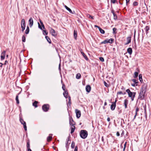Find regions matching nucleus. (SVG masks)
<instances>
[{
    "label": "nucleus",
    "instance_id": "2",
    "mask_svg": "<svg viewBox=\"0 0 151 151\" xmlns=\"http://www.w3.org/2000/svg\"><path fill=\"white\" fill-rule=\"evenodd\" d=\"M126 91L128 93L129 97L131 98L132 101H133L136 95V93L131 92L130 90L129 89H127L126 90Z\"/></svg>",
    "mask_w": 151,
    "mask_h": 151
},
{
    "label": "nucleus",
    "instance_id": "61",
    "mask_svg": "<svg viewBox=\"0 0 151 151\" xmlns=\"http://www.w3.org/2000/svg\"><path fill=\"white\" fill-rule=\"evenodd\" d=\"M111 13H112L113 14H115V13L114 12V11L113 10H112L111 11Z\"/></svg>",
    "mask_w": 151,
    "mask_h": 151
},
{
    "label": "nucleus",
    "instance_id": "56",
    "mask_svg": "<svg viewBox=\"0 0 151 151\" xmlns=\"http://www.w3.org/2000/svg\"><path fill=\"white\" fill-rule=\"evenodd\" d=\"M126 4L127 5L129 2V0H126Z\"/></svg>",
    "mask_w": 151,
    "mask_h": 151
},
{
    "label": "nucleus",
    "instance_id": "53",
    "mask_svg": "<svg viewBox=\"0 0 151 151\" xmlns=\"http://www.w3.org/2000/svg\"><path fill=\"white\" fill-rule=\"evenodd\" d=\"M74 37L75 39H76V31L74 30Z\"/></svg>",
    "mask_w": 151,
    "mask_h": 151
},
{
    "label": "nucleus",
    "instance_id": "16",
    "mask_svg": "<svg viewBox=\"0 0 151 151\" xmlns=\"http://www.w3.org/2000/svg\"><path fill=\"white\" fill-rule=\"evenodd\" d=\"M127 52L130 55H131L132 53V49L131 47H129L127 49Z\"/></svg>",
    "mask_w": 151,
    "mask_h": 151
},
{
    "label": "nucleus",
    "instance_id": "33",
    "mask_svg": "<svg viewBox=\"0 0 151 151\" xmlns=\"http://www.w3.org/2000/svg\"><path fill=\"white\" fill-rule=\"evenodd\" d=\"M117 94H123V95H124L126 94V93L125 92H124V93H123L122 92V91H119L118 92H117Z\"/></svg>",
    "mask_w": 151,
    "mask_h": 151
},
{
    "label": "nucleus",
    "instance_id": "27",
    "mask_svg": "<svg viewBox=\"0 0 151 151\" xmlns=\"http://www.w3.org/2000/svg\"><path fill=\"white\" fill-rule=\"evenodd\" d=\"M100 32L102 34H104L105 33V31L101 29V28L99 29Z\"/></svg>",
    "mask_w": 151,
    "mask_h": 151
},
{
    "label": "nucleus",
    "instance_id": "42",
    "mask_svg": "<svg viewBox=\"0 0 151 151\" xmlns=\"http://www.w3.org/2000/svg\"><path fill=\"white\" fill-rule=\"evenodd\" d=\"M113 33L114 34H116V28H114L113 29Z\"/></svg>",
    "mask_w": 151,
    "mask_h": 151
},
{
    "label": "nucleus",
    "instance_id": "52",
    "mask_svg": "<svg viewBox=\"0 0 151 151\" xmlns=\"http://www.w3.org/2000/svg\"><path fill=\"white\" fill-rule=\"evenodd\" d=\"M131 85L133 86H137V84L135 83L132 84Z\"/></svg>",
    "mask_w": 151,
    "mask_h": 151
},
{
    "label": "nucleus",
    "instance_id": "30",
    "mask_svg": "<svg viewBox=\"0 0 151 151\" xmlns=\"http://www.w3.org/2000/svg\"><path fill=\"white\" fill-rule=\"evenodd\" d=\"M138 76V73L137 72H135L134 73V78H136Z\"/></svg>",
    "mask_w": 151,
    "mask_h": 151
},
{
    "label": "nucleus",
    "instance_id": "21",
    "mask_svg": "<svg viewBox=\"0 0 151 151\" xmlns=\"http://www.w3.org/2000/svg\"><path fill=\"white\" fill-rule=\"evenodd\" d=\"M142 77V74H139V79L140 81L141 82V83H142V82H143Z\"/></svg>",
    "mask_w": 151,
    "mask_h": 151
},
{
    "label": "nucleus",
    "instance_id": "12",
    "mask_svg": "<svg viewBox=\"0 0 151 151\" xmlns=\"http://www.w3.org/2000/svg\"><path fill=\"white\" fill-rule=\"evenodd\" d=\"M29 26L30 27H31L33 24V21L32 17H30L29 20Z\"/></svg>",
    "mask_w": 151,
    "mask_h": 151
},
{
    "label": "nucleus",
    "instance_id": "41",
    "mask_svg": "<svg viewBox=\"0 0 151 151\" xmlns=\"http://www.w3.org/2000/svg\"><path fill=\"white\" fill-rule=\"evenodd\" d=\"M127 142H126L124 144V147L123 148V151H124L126 148Z\"/></svg>",
    "mask_w": 151,
    "mask_h": 151
},
{
    "label": "nucleus",
    "instance_id": "48",
    "mask_svg": "<svg viewBox=\"0 0 151 151\" xmlns=\"http://www.w3.org/2000/svg\"><path fill=\"white\" fill-rule=\"evenodd\" d=\"M29 30L26 29V30L25 31V33L26 34H28V33H29Z\"/></svg>",
    "mask_w": 151,
    "mask_h": 151
},
{
    "label": "nucleus",
    "instance_id": "55",
    "mask_svg": "<svg viewBox=\"0 0 151 151\" xmlns=\"http://www.w3.org/2000/svg\"><path fill=\"white\" fill-rule=\"evenodd\" d=\"M116 135L117 136H119L120 135V134L118 132H117Z\"/></svg>",
    "mask_w": 151,
    "mask_h": 151
},
{
    "label": "nucleus",
    "instance_id": "54",
    "mask_svg": "<svg viewBox=\"0 0 151 151\" xmlns=\"http://www.w3.org/2000/svg\"><path fill=\"white\" fill-rule=\"evenodd\" d=\"M139 111V109L138 107L136 108V110H135V111L136 112H138Z\"/></svg>",
    "mask_w": 151,
    "mask_h": 151
},
{
    "label": "nucleus",
    "instance_id": "35",
    "mask_svg": "<svg viewBox=\"0 0 151 151\" xmlns=\"http://www.w3.org/2000/svg\"><path fill=\"white\" fill-rule=\"evenodd\" d=\"M114 15V19L115 20H116L117 19V16L116 14L115 13L113 14Z\"/></svg>",
    "mask_w": 151,
    "mask_h": 151
},
{
    "label": "nucleus",
    "instance_id": "7",
    "mask_svg": "<svg viewBox=\"0 0 151 151\" xmlns=\"http://www.w3.org/2000/svg\"><path fill=\"white\" fill-rule=\"evenodd\" d=\"M21 27L22 29V31L23 32L25 28V21L24 19H22L21 21Z\"/></svg>",
    "mask_w": 151,
    "mask_h": 151
},
{
    "label": "nucleus",
    "instance_id": "6",
    "mask_svg": "<svg viewBox=\"0 0 151 151\" xmlns=\"http://www.w3.org/2000/svg\"><path fill=\"white\" fill-rule=\"evenodd\" d=\"M50 32L52 36L55 37L57 35L55 30L52 28H50Z\"/></svg>",
    "mask_w": 151,
    "mask_h": 151
},
{
    "label": "nucleus",
    "instance_id": "14",
    "mask_svg": "<svg viewBox=\"0 0 151 151\" xmlns=\"http://www.w3.org/2000/svg\"><path fill=\"white\" fill-rule=\"evenodd\" d=\"M128 103V101L127 99H125L124 101V104L125 106V108L126 109L127 108V105Z\"/></svg>",
    "mask_w": 151,
    "mask_h": 151
},
{
    "label": "nucleus",
    "instance_id": "50",
    "mask_svg": "<svg viewBox=\"0 0 151 151\" xmlns=\"http://www.w3.org/2000/svg\"><path fill=\"white\" fill-rule=\"evenodd\" d=\"M137 112H136L135 111V115L134 116V119H135V118L136 116H137Z\"/></svg>",
    "mask_w": 151,
    "mask_h": 151
},
{
    "label": "nucleus",
    "instance_id": "43",
    "mask_svg": "<svg viewBox=\"0 0 151 151\" xmlns=\"http://www.w3.org/2000/svg\"><path fill=\"white\" fill-rule=\"evenodd\" d=\"M132 81L134 83L137 84V80L135 79H133Z\"/></svg>",
    "mask_w": 151,
    "mask_h": 151
},
{
    "label": "nucleus",
    "instance_id": "47",
    "mask_svg": "<svg viewBox=\"0 0 151 151\" xmlns=\"http://www.w3.org/2000/svg\"><path fill=\"white\" fill-rule=\"evenodd\" d=\"M38 27L40 29H41V30H42V27H41V26H40V24L39 23V22H38Z\"/></svg>",
    "mask_w": 151,
    "mask_h": 151
},
{
    "label": "nucleus",
    "instance_id": "32",
    "mask_svg": "<svg viewBox=\"0 0 151 151\" xmlns=\"http://www.w3.org/2000/svg\"><path fill=\"white\" fill-rule=\"evenodd\" d=\"M40 22L42 27L44 29L45 28V26H44V24H43L42 22L40 20Z\"/></svg>",
    "mask_w": 151,
    "mask_h": 151
},
{
    "label": "nucleus",
    "instance_id": "9",
    "mask_svg": "<svg viewBox=\"0 0 151 151\" xmlns=\"http://www.w3.org/2000/svg\"><path fill=\"white\" fill-rule=\"evenodd\" d=\"M63 95L65 98H67L68 97V99L69 100V101H70V97L69 96L68 97V92L66 90L64 91V92H63Z\"/></svg>",
    "mask_w": 151,
    "mask_h": 151
},
{
    "label": "nucleus",
    "instance_id": "13",
    "mask_svg": "<svg viewBox=\"0 0 151 151\" xmlns=\"http://www.w3.org/2000/svg\"><path fill=\"white\" fill-rule=\"evenodd\" d=\"M86 91L87 92L89 93L90 91L91 90V87L89 85H87L86 87Z\"/></svg>",
    "mask_w": 151,
    "mask_h": 151
},
{
    "label": "nucleus",
    "instance_id": "31",
    "mask_svg": "<svg viewBox=\"0 0 151 151\" xmlns=\"http://www.w3.org/2000/svg\"><path fill=\"white\" fill-rule=\"evenodd\" d=\"M75 146V143L74 142H73L72 143L71 147L72 148H74Z\"/></svg>",
    "mask_w": 151,
    "mask_h": 151
},
{
    "label": "nucleus",
    "instance_id": "40",
    "mask_svg": "<svg viewBox=\"0 0 151 151\" xmlns=\"http://www.w3.org/2000/svg\"><path fill=\"white\" fill-rule=\"evenodd\" d=\"M87 16L89 18H91V19H94V18H93V17L90 15L88 14L87 15Z\"/></svg>",
    "mask_w": 151,
    "mask_h": 151
},
{
    "label": "nucleus",
    "instance_id": "63",
    "mask_svg": "<svg viewBox=\"0 0 151 151\" xmlns=\"http://www.w3.org/2000/svg\"><path fill=\"white\" fill-rule=\"evenodd\" d=\"M106 105H107V103H106V102H105V103H104V106H106Z\"/></svg>",
    "mask_w": 151,
    "mask_h": 151
},
{
    "label": "nucleus",
    "instance_id": "28",
    "mask_svg": "<svg viewBox=\"0 0 151 151\" xmlns=\"http://www.w3.org/2000/svg\"><path fill=\"white\" fill-rule=\"evenodd\" d=\"M114 41V39L112 38H111L109 39V40H108V43H112Z\"/></svg>",
    "mask_w": 151,
    "mask_h": 151
},
{
    "label": "nucleus",
    "instance_id": "46",
    "mask_svg": "<svg viewBox=\"0 0 151 151\" xmlns=\"http://www.w3.org/2000/svg\"><path fill=\"white\" fill-rule=\"evenodd\" d=\"M62 88L64 91H66V90H65V86L64 84L63 85Z\"/></svg>",
    "mask_w": 151,
    "mask_h": 151
},
{
    "label": "nucleus",
    "instance_id": "19",
    "mask_svg": "<svg viewBox=\"0 0 151 151\" xmlns=\"http://www.w3.org/2000/svg\"><path fill=\"white\" fill-rule=\"evenodd\" d=\"M81 53L82 54L83 56L85 58V59L86 60H88V58L87 57V56L83 52H81Z\"/></svg>",
    "mask_w": 151,
    "mask_h": 151
},
{
    "label": "nucleus",
    "instance_id": "25",
    "mask_svg": "<svg viewBox=\"0 0 151 151\" xmlns=\"http://www.w3.org/2000/svg\"><path fill=\"white\" fill-rule=\"evenodd\" d=\"M37 102L35 101L33 103V105L35 107H37Z\"/></svg>",
    "mask_w": 151,
    "mask_h": 151
},
{
    "label": "nucleus",
    "instance_id": "44",
    "mask_svg": "<svg viewBox=\"0 0 151 151\" xmlns=\"http://www.w3.org/2000/svg\"><path fill=\"white\" fill-rule=\"evenodd\" d=\"M138 4V2L136 1L134 2L133 3V5L134 6H137Z\"/></svg>",
    "mask_w": 151,
    "mask_h": 151
},
{
    "label": "nucleus",
    "instance_id": "37",
    "mask_svg": "<svg viewBox=\"0 0 151 151\" xmlns=\"http://www.w3.org/2000/svg\"><path fill=\"white\" fill-rule=\"evenodd\" d=\"M68 140L69 139L68 138H67V140L66 142V147H67L68 146Z\"/></svg>",
    "mask_w": 151,
    "mask_h": 151
},
{
    "label": "nucleus",
    "instance_id": "39",
    "mask_svg": "<svg viewBox=\"0 0 151 151\" xmlns=\"http://www.w3.org/2000/svg\"><path fill=\"white\" fill-rule=\"evenodd\" d=\"M48 34L47 32L45 30H43V34L44 35H47Z\"/></svg>",
    "mask_w": 151,
    "mask_h": 151
},
{
    "label": "nucleus",
    "instance_id": "18",
    "mask_svg": "<svg viewBox=\"0 0 151 151\" xmlns=\"http://www.w3.org/2000/svg\"><path fill=\"white\" fill-rule=\"evenodd\" d=\"M20 93H18V94L16 96V101L17 103V104H19V99H18V97H19L18 96Z\"/></svg>",
    "mask_w": 151,
    "mask_h": 151
},
{
    "label": "nucleus",
    "instance_id": "38",
    "mask_svg": "<svg viewBox=\"0 0 151 151\" xmlns=\"http://www.w3.org/2000/svg\"><path fill=\"white\" fill-rule=\"evenodd\" d=\"M27 149H30V148H29L30 145H29V142H27Z\"/></svg>",
    "mask_w": 151,
    "mask_h": 151
},
{
    "label": "nucleus",
    "instance_id": "26",
    "mask_svg": "<svg viewBox=\"0 0 151 151\" xmlns=\"http://www.w3.org/2000/svg\"><path fill=\"white\" fill-rule=\"evenodd\" d=\"M19 120H20V122L22 124H24V123H26L25 122V121H24V120L22 119L21 118H20Z\"/></svg>",
    "mask_w": 151,
    "mask_h": 151
},
{
    "label": "nucleus",
    "instance_id": "10",
    "mask_svg": "<svg viewBox=\"0 0 151 151\" xmlns=\"http://www.w3.org/2000/svg\"><path fill=\"white\" fill-rule=\"evenodd\" d=\"M6 51L5 50L4 51L1 53V60H3L5 59V54Z\"/></svg>",
    "mask_w": 151,
    "mask_h": 151
},
{
    "label": "nucleus",
    "instance_id": "45",
    "mask_svg": "<svg viewBox=\"0 0 151 151\" xmlns=\"http://www.w3.org/2000/svg\"><path fill=\"white\" fill-rule=\"evenodd\" d=\"M99 59L102 62H104V59L103 57H100Z\"/></svg>",
    "mask_w": 151,
    "mask_h": 151
},
{
    "label": "nucleus",
    "instance_id": "23",
    "mask_svg": "<svg viewBox=\"0 0 151 151\" xmlns=\"http://www.w3.org/2000/svg\"><path fill=\"white\" fill-rule=\"evenodd\" d=\"M81 75L80 73H78L76 75V78L79 79L81 78Z\"/></svg>",
    "mask_w": 151,
    "mask_h": 151
},
{
    "label": "nucleus",
    "instance_id": "17",
    "mask_svg": "<svg viewBox=\"0 0 151 151\" xmlns=\"http://www.w3.org/2000/svg\"><path fill=\"white\" fill-rule=\"evenodd\" d=\"M64 7H65V8H66V9L67 10H68L69 12L70 13H72V11H71V9L70 8H68L66 5H64Z\"/></svg>",
    "mask_w": 151,
    "mask_h": 151
},
{
    "label": "nucleus",
    "instance_id": "29",
    "mask_svg": "<svg viewBox=\"0 0 151 151\" xmlns=\"http://www.w3.org/2000/svg\"><path fill=\"white\" fill-rule=\"evenodd\" d=\"M23 127L25 131L27 130V126H26V123H24V124H23Z\"/></svg>",
    "mask_w": 151,
    "mask_h": 151
},
{
    "label": "nucleus",
    "instance_id": "64",
    "mask_svg": "<svg viewBox=\"0 0 151 151\" xmlns=\"http://www.w3.org/2000/svg\"><path fill=\"white\" fill-rule=\"evenodd\" d=\"M28 149V151H32L30 149Z\"/></svg>",
    "mask_w": 151,
    "mask_h": 151
},
{
    "label": "nucleus",
    "instance_id": "58",
    "mask_svg": "<svg viewBox=\"0 0 151 151\" xmlns=\"http://www.w3.org/2000/svg\"><path fill=\"white\" fill-rule=\"evenodd\" d=\"M107 120L108 122H109L110 120V119L109 117H108L107 119Z\"/></svg>",
    "mask_w": 151,
    "mask_h": 151
},
{
    "label": "nucleus",
    "instance_id": "15",
    "mask_svg": "<svg viewBox=\"0 0 151 151\" xmlns=\"http://www.w3.org/2000/svg\"><path fill=\"white\" fill-rule=\"evenodd\" d=\"M127 43H125V45H127L131 42V37H127Z\"/></svg>",
    "mask_w": 151,
    "mask_h": 151
},
{
    "label": "nucleus",
    "instance_id": "57",
    "mask_svg": "<svg viewBox=\"0 0 151 151\" xmlns=\"http://www.w3.org/2000/svg\"><path fill=\"white\" fill-rule=\"evenodd\" d=\"M94 27H96L98 28L99 29H100V27H99L98 26L96 25H95Z\"/></svg>",
    "mask_w": 151,
    "mask_h": 151
},
{
    "label": "nucleus",
    "instance_id": "51",
    "mask_svg": "<svg viewBox=\"0 0 151 151\" xmlns=\"http://www.w3.org/2000/svg\"><path fill=\"white\" fill-rule=\"evenodd\" d=\"M104 85L106 87H108V84L105 81H104Z\"/></svg>",
    "mask_w": 151,
    "mask_h": 151
},
{
    "label": "nucleus",
    "instance_id": "34",
    "mask_svg": "<svg viewBox=\"0 0 151 151\" xmlns=\"http://www.w3.org/2000/svg\"><path fill=\"white\" fill-rule=\"evenodd\" d=\"M22 41L24 42H25V37L24 35H23L22 37Z\"/></svg>",
    "mask_w": 151,
    "mask_h": 151
},
{
    "label": "nucleus",
    "instance_id": "24",
    "mask_svg": "<svg viewBox=\"0 0 151 151\" xmlns=\"http://www.w3.org/2000/svg\"><path fill=\"white\" fill-rule=\"evenodd\" d=\"M52 138V137L51 136H49L47 138V141L48 142L50 141L51 140Z\"/></svg>",
    "mask_w": 151,
    "mask_h": 151
},
{
    "label": "nucleus",
    "instance_id": "3",
    "mask_svg": "<svg viewBox=\"0 0 151 151\" xmlns=\"http://www.w3.org/2000/svg\"><path fill=\"white\" fill-rule=\"evenodd\" d=\"M69 123L70 125H72L71 126V131L70 132V133L72 134L74 132L75 127L74 126V122L73 121V119H71V118H70Z\"/></svg>",
    "mask_w": 151,
    "mask_h": 151
},
{
    "label": "nucleus",
    "instance_id": "11",
    "mask_svg": "<svg viewBox=\"0 0 151 151\" xmlns=\"http://www.w3.org/2000/svg\"><path fill=\"white\" fill-rule=\"evenodd\" d=\"M81 115V111L76 109V117L79 118L80 117Z\"/></svg>",
    "mask_w": 151,
    "mask_h": 151
},
{
    "label": "nucleus",
    "instance_id": "4",
    "mask_svg": "<svg viewBox=\"0 0 151 151\" xmlns=\"http://www.w3.org/2000/svg\"><path fill=\"white\" fill-rule=\"evenodd\" d=\"M80 136L81 137L83 138H86L88 135L87 132L85 130H81L80 132Z\"/></svg>",
    "mask_w": 151,
    "mask_h": 151
},
{
    "label": "nucleus",
    "instance_id": "5",
    "mask_svg": "<svg viewBox=\"0 0 151 151\" xmlns=\"http://www.w3.org/2000/svg\"><path fill=\"white\" fill-rule=\"evenodd\" d=\"M49 106L48 104H44L42 106V109L44 111H47L49 110Z\"/></svg>",
    "mask_w": 151,
    "mask_h": 151
},
{
    "label": "nucleus",
    "instance_id": "62",
    "mask_svg": "<svg viewBox=\"0 0 151 151\" xmlns=\"http://www.w3.org/2000/svg\"><path fill=\"white\" fill-rule=\"evenodd\" d=\"M7 62H8L7 61V60H6L5 61V63H4V65H6V63H7Z\"/></svg>",
    "mask_w": 151,
    "mask_h": 151
},
{
    "label": "nucleus",
    "instance_id": "20",
    "mask_svg": "<svg viewBox=\"0 0 151 151\" xmlns=\"http://www.w3.org/2000/svg\"><path fill=\"white\" fill-rule=\"evenodd\" d=\"M150 29V27L148 26H146L145 29V30L146 33L147 34L148 33V31Z\"/></svg>",
    "mask_w": 151,
    "mask_h": 151
},
{
    "label": "nucleus",
    "instance_id": "59",
    "mask_svg": "<svg viewBox=\"0 0 151 151\" xmlns=\"http://www.w3.org/2000/svg\"><path fill=\"white\" fill-rule=\"evenodd\" d=\"M3 65V64L2 63H0V67H1Z\"/></svg>",
    "mask_w": 151,
    "mask_h": 151
},
{
    "label": "nucleus",
    "instance_id": "36",
    "mask_svg": "<svg viewBox=\"0 0 151 151\" xmlns=\"http://www.w3.org/2000/svg\"><path fill=\"white\" fill-rule=\"evenodd\" d=\"M108 43V40H105L104 41L101 42L102 43H104V44H106V43Z\"/></svg>",
    "mask_w": 151,
    "mask_h": 151
},
{
    "label": "nucleus",
    "instance_id": "1",
    "mask_svg": "<svg viewBox=\"0 0 151 151\" xmlns=\"http://www.w3.org/2000/svg\"><path fill=\"white\" fill-rule=\"evenodd\" d=\"M147 86L146 84H144L140 90L138 98L140 100H143L145 97V94L147 91Z\"/></svg>",
    "mask_w": 151,
    "mask_h": 151
},
{
    "label": "nucleus",
    "instance_id": "60",
    "mask_svg": "<svg viewBox=\"0 0 151 151\" xmlns=\"http://www.w3.org/2000/svg\"><path fill=\"white\" fill-rule=\"evenodd\" d=\"M101 140H102V141L103 142H104V137H103V136H102V137Z\"/></svg>",
    "mask_w": 151,
    "mask_h": 151
},
{
    "label": "nucleus",
    "instance_id": "49",
    "mask_svg": "<svg viewBox=\"0 0 151 151\" xmlns=\"http://www.w3.org/2000/svg\"><path fill=\"white\" fill-rule=\"evenodd\" d=\"M116 0H111V3L113 4H114L116 2Z\"/></svg>",
    "mask_w": 151,
    "mask_h": 151
},
{
    "label": "nucleus",
    "instance_id": "22",
    "mask_svg": "<svg viewBox=\"0 0 151 151\" xmlns=\"http://www.w3.org/2000/svg\"><path fill=\"white\" fill-rule=\"evenodd\" d=\"M45 37L48 42L50 44L51 43V41L49 37L48 36H46Z\"/></svg>",
    "mask_w": 151,
    "mask_h": 151
},
{
    "label": "nucleus",
    "instance_id": "8",
    "mask_svg": "<svg viewBox=\"0 0 151 151\" xmlns=\"http://www.w3.org/2000/svg\"><path fill=\"white\" fill-rule=\"evenodd\" d=\"M116 100L114 102H112V104L111 106V109L112 110H114L116 106Z\"/></svg>",
    "mask_w": 151,
    "mask_h": 151
}]
</instances>
